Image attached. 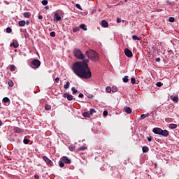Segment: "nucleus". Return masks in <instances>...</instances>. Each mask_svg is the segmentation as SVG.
Segmentation results:
<instances>
[{
  "instance_id": "49",
  "label": "nucleus",
  "mask_w": 179,
  "mask_h": 179,
  "mask_svg": "<svg viewBox=\"0 0 179 179\" xmlns=\"http://www.w3.org/2000/svg\"><path fill=\"white\" fill-rule=\"evenodd\" d=\"M88 99H93V97H94V96L93 94H89L87 96Z\"/></svg>"
},
{
  "instance_id": "11",
  "label": "nucleus",
  "mask_w": 179,
  "mask_h": 179,
  "mask_svg": "<svg viewBox=\"0 0 179 179\" xmlns=\"http://www.w3.org/2000/svg\"><path fill=\"white\" fill-rule=\"evenodd\" d=\"M152 132L155 134V135H160L162 132V129L159 127H155L152 130Z\"/></svg>"
},
{
  "instance_id": "32",
  "label": "nucleus",
  "mask_w": 179,
  "mask_h": 179,
  "mask_svg": "<svg viewBox=\"0 0 179 179\" xmlns=\"http://www.w3.org/2000/svg\"><path fill=\"white\" fill-rule=\"evenodd\" d=\"M45 110L46 111H50V110H51V106H50V105H48V104L45 105Z\"/></svg>"
},
{
  "instance_id": "21",
  "label": "nucleus",
  "mask_w": 179,
  "mask_h": 179,
  "mask_svg": "<svg viewBox=\"0 0 179 179\" xmlns=\"http://www.w3.org/2000/svg\"><path fill=\"white\" fill-rule=\"evenodd\" d=\"M70 85L71 83H69V81H67L66 83L64 85V89H65L66 90L69 89Z\"/></svg>"
},
{
  "instance_id": "54",
  "label": "nucleus",
  "mask_w": 179,
  "mask_h": 179,
  "mask_svg": "<svg viewBox=\"0 0 179 179\" xmlns=\"http://www.w3.org/2000/svg\"><path fill=\"white\" fill-rule=\"evenodd\" d=\"M34 178L35 179H39L40 176H38V175H34Z\"/></svg>"
},
{
  "instance_id": "62",
  "label": "nucleus",
  "mask_w": 179,
  "mask_h": 179,
  "mask_svg": "<svg viewBox=\"0 0 179 179\" xmlns=\"http://www.w3.org/2000/svg\"><path fill=\"white\" fill-rule=\"evenodd\" d=\"M155 167L157 166V164H155Z\"/></svg>"
},
{
  "instance_id": "43",
  "label": "nucleus",
  "mask_w": 179,
  "mask_h": 179,
  "mask_svg": "<svg viewBox=\"0 0 179 179\" xmlns=\"http://www.w3.org/2000/svg\"><path fill=\"white\" fill-rule=\"evenodd\" d=\"M6 33H12V28L7 27L6 28Z\"/></svg>"
},
{
  "instance_id": "7",
  "label": "nucleus",
  "mask_w": 179,
  "mask_h": 179,
  "mask_svg": "<svg viewBox=\"0 0 179 179\" xmlns=\"http://www.w3.org/2000/svg\"><path fill=\"white\" fill-rule=\"evenodd\" d=\"M161 136H163L164 138H167L169 135H170V133L167 130H161V133L159 134Z\"/></svg>"
},
{
  "instance_id": "48",
  "label": "nucleus",
  "mask_w": 179,
  "mask_h": 179,
  "mask_svg": "<svg viewBox=\"0 0 179 179\" xmlns=\"http://www.w3.org/2000/svg\"><path fill=\"white\" fill-rule=\"evenodd\" d=\"M55 82L56 83H59V77H57V78L55 79Z\"/></svg>"
},
{
  "instance_id": "44",
  "label": "nucleus",
  "mask_w": 179,
  "mask_h": 179,
  "mask_svg": "<svg viewBox=\"0 0 179 179\" xmlns=\"http://www.w3.org/2000/svg\"><path fill=\"white\" fill-rule=\"evenodd\" d=\"M103 117H106V115H108V110H104L103 112Z\"/></svg>"
},
{
  "instance_id": "34",
  "label": "nucleus",
  "mask_w": 179,
  "mask_h": 179,
  "mask_svg": "<svg viewBox=\"0 0 179 179\" xmlns=\"http://www.w3.org/2000/svg\"><path fill=\"white\" fill-rule=\"evenodd\" d=\"M13 81L12 80H8V86L10 87H13Z\"/></svg>"
},
{
  "instance_id": "6",
  "label": "nucleus",
  "mask_w": 179,
  "mask_h": 179,
  "mask_svg": "<svg viewBox=\"0 0 179 179\" xmlns=\"http://www.w3.org/2000/svg\"><path fill=\"white\" fill-rule=\"evenodd\" d=\"M63 97L64 99H67V100H69V101H72V100H75V99H73V96H72L68 93H64L63 94Z\"/></svg>"
},
{
  "instance_id": "13",
  "label": "nucleus",
  "mask_w": 179,
  "mask_h": 179,
  "mask_svg": "<svg viewBox=\"0 0 179 179\" xmlns=\"http://www.w3.org/2000/svg\"><path fill=\"white\" fill-rule=\"evenodd\" d=\"M101 26L103 27L107 28L108 27V22L106 20H101Z\"/></svg>"
},
{
  "instance_id": "18",
  "label": "nucleus",
  "mask_w": 179,
  "mask_h": 179,
  "mask_svg": "<svg viewBox=\"0 0 179 179\" xmlns=\"http://www.w3.org/2000/svg\"><path fill=\"white\" fill-rule=\"evenodd\" d=\"M142 150L143 153H148V152H149V148L148 146H143Z\"/></svg>"
},
{
  "instance_id": "8",
  "label": "nucleus",
  "mask_w": 179,
  "mask_h": 179,
  "mask_svg": "<svg viewBox=\"0 0 179 179\" xmlns=\"http://www.w3.org/2000/svg\"><path fill=\"white\" fill-rule=\"evenodd\" d=\"M10 47H13L14 48H17L19 47V42L17 40L13 39V43L10 44Z\"/></svg>"
},
{
  "instance_id": "28",
  "label": "nucleus",
  "mask_w": 179,
  "mask_h": 179,
  "mask_svg": "<svg viewBox=\"0 0 179 179\" xmlns=\"http://www.w3.org/2000/svg\"><path fill=\"white\" fill-rule=\"evenodd\" d=\"M64 163L65 162L64 161H62V160L59 161V167H61V168L64 167V166H65Z\"/></svg>"
},
{
  "instance_id": "56",
  "label": "nucleus",
  "mask_w": 179,
  "mask_h": 179,
  "mask_svg": "<svg viewBox=\"0 0 179 179\" xmlns=\"http://www.w3.org/2000/svg\"><path fill=\"white\" fill-rule=\"evenodd\" d=\"M45 9H46V10H48V9H50V6H45Z\"/></svg>"
},
{
  "instance_id": "36",
  "label": "nucleus",
  "mask_w": 179,
  "mask_h": 179,
  "mask_svg": "<svg viewBox=\"0 0 179 179\" xmlns=\"http://www.w3.org/2000/svg\"><path fill=\"white\" fill-rule=\"evenodd\" d=\"M106 91L107 92V93H111V87H106Z\"/></svg>"
},
{
  "instance_id": "3",
  "label": "nucleus",
  "mask_w": 179,
  "mask_h": 179,
  "mask_svg": "<svg viewBox=\"0 0 179 179\" xmlns=\"http://www.w3.org/2000/svg\"><path fill=\"white\" fill-rule=\"evenodd\" d=\"M40 65H41V62L37 59H34L32 62H30L29 66L33 69H37L40 68Z\"/></svg>"
},
{
  "instance_id": "15",
  "label": "nucleus",
  "mask_w": 179,
  "mask_h": 179,
  "mask_svg": "<svg viewBox=\"0 0 179 179\" xmlns=\"http://www.w3.org/2000/svg\"><path fill=\"white\" fill-rule=\"evenodd\" d=\"M124 111L127 114H131V113H132V109H131V107L126 106L124 107Z\"/></svg>"
},
{
  "instance_id": "60",
  "label": "nucleus",
  "mask_w": 179,
  "mask_h": 179,
  "mask_svg": "<svg viewBox=\"0 0 179 179\" xmlns=\"http://www.w3.org/2000/svg\"><path fill=\"white\" fill-rule=\"evenodd\" d=\"M107 7H108V8H113V6L107 5Z\"/></svg>"
},
{
  "instance_id": "42",
  "label": "nucleus",
  "mask_w": 179,
  "mask_h": 179,
  "mask_svg": "<svg viewBox=\"0 0 179 179\" xmlns=\"http://www.w3.org/2000/svg\"><path fill=\"white\" fill-rule=\"evenodd\" d=\"M76 31H79V27L73 28V32L76 33Z\"/></svg>"
},
{
  "instance_id": "12",
  "label": "nucleus",
  "mask_w": 179,
  "mask_h": 179,
  "mask_svg": "<svg viewBox=\"0 0 179 179\" xmlns=\"http://www.w3.org/2000/svg\"><path fill=\"white\" fill-rule=\"evenodd\" d=\"M62 17H61V15H59V13H56L54 15V21L55 22H59V20H61Z\"/></svg>"
},
{
  "instance_id": "22",
  "label": "nucleus",
  "mask_w": 179,
  "mask_h": 179,
  "mask_svg": "<svg viewBox=\"0 0 179 179\" xmlns=\"http://www.w3.org/2000/svg\"><path fill=\"white\" fill-rule=\"evenodd\" d=\"M24 17H26L27 19H29L30 17V13L29 12H25L23 13Z\"/></svg>"
},
{
  "instance_id": "51",
  "label": "nucleus",
  "mask_w": 179,
  "mask_h": 179,
  "mask_svg": "<svg viewBox=\"0 0 179 179\" xmlns=\"http://www.w3.org/2000/svg\"><path fill=\"white\" fill-rule=\"evenodd\" d=\"M117 23H121V18L120 17L117 18Z\"/></svg>"
},
{
  "instance_id": "27",
  "label": "nucleus",
  "mask_w": 179,
  "mask_h": 179,
  "mask_svg": "<svg viewBox=\"0 0 179 179\" xmlns=\"http://www.w3.org/2000/svg\"><path fill=\"white\" fill-rule=\"evenodd\" d=\"M83 115L85 117V118H89V117H90V113L88 112H85L83 113Z\"/></svg>"
},
{
  "instance_id": "26",
  "label": "nucleus",
  "mask_w": 179,
  "mask_h": 179,
  "mask_svg": "<svg viewBox=\"0 0 179 179\" xmlns=\"http://www.w3.org/2000/svg\"><path fill=\"white\" fill-rule=\"evenodd\" d=\"M118 88L116 86H113L111 88V92H113V93H115L116 92H117Z\"/></svg>"
},
{
  "instance_id": "39",
  "label": "nucleus",
  "mask_w": 179,
  "mask_h": 179,
  "mask_svg": "<svg viewBox=\"0 0 179 179\" xmlns=\"http://www.w3.org/2000/svg\"><path fill=\"white\" fill-rule=\"evenodd\" d=\"M71 91L73 92V94H76V93H78V91L75 88V87H71Z\"/></svg>"
},
{
  "instance_id": "58",
  "label": "nucleus",
  "mask_w": 179,
  "mask_h": 179,
  "mask_svg": "<svg viewBox=\"0 0 179 179\" xmlns=\"http://www.w3.org/2000/svg\"><path fill=\"white\" fill-rule=\"evenodd\" d=\"M30 23V22L29 21V20H27L26 22H25V24H29Z\"/></svg>"
},
{
  "instance_id": "31",
  "label": "nucleus",
  "mask_w": 179,
  "mask_h": 179,
  "mask_svg": "<svg viewBox=\"0 0 179 179\" xmlns=\"http://www.w3.org/2000/svg\"><path fill=\"white\" fill-rule=\"evenodd\" d=\"M175 21H176V18H174V17H170L169 18V22H170L171 23H174Z\"/></svg>"
},
{
  "instance_id": "4",
  "label": "nucleus",
  "mask_w": 179,
  "mask_h": 179,
  "mask_svg": "<svg viewBox=\"0 0 179 179\" xmlns=\"http://www.w3.org/2000/svg\"><path fill=\"white\" fill-rule=\"evenodd\" d=\"M43 160L45 162L48 166H50V167H52V166H54V163L52 162V161H51V159L47 157V156H43Z\"/></svg>"
},
{
  "instance_id": "30",
  "label": "nucleus",
  "mask_w": 179,
  "mask_h": 179,
  "mask_svg": "<svg viewBox=\"0 0 179 179\" xmlns=\"http://www.w3.org/2000/svg\"><path fill=\"white\" fill-rule=\"evenodd\" d=\"M94 113H96V109H94V108L90 109V115H93V114H94Z\"/></svg>"
},
{
  "instance_id": "2",
  "label": "nucleus",
  "mask_w": 179,
  "mask_h": 179,
  "mask_svg": "<svg viewBox=\"0 0 179 179\" xmlns=\"http://www.w3.org/2000/svg\"><path fill=\"white\" fill-rule=\"evenodd\" d=\"M85 55L91 61H94V62L99 61V54H97L96 51L90 49L85 52Z\"/></svg>"
},
{
  "instance_id": "5",
  "label": "nucleus",
  "mask_w": 179,
  "mask_h": 179,
  "mask_svg": "<svg viewBox=\"0 0 179 179\" xmlns=\"http://www.w3.org/2000/svg\"><path fill=\"white\" fill-rule=\"evenodd\" d=\"M124 54L126 57H127V58H132V57L134 56V55L132 54V51H131V50H129V48H126L124 50Z\"/></svg>"
},
{
  "instance_id": "41",
  "label": "nucleus",
  "mask_w": 179,
  "mask_h": 179,
  "mask_svg": "<svg viewBox=\"0 0 179 179\" xmlns=\"http://www.w3.org/2000/svg\"><path fill=\"white\" fill-rule=\"evenodd\" d=\"M76 7L77 8V9H80V10H82V6H80V4H76Z\"/></svg>"
},
{
  "instance_id": "37",
  "label": "nucleus",
  "mask_w": 179,
  "mask_h": 179,
  "mask_svg": "<svg viewBox=\"0 0 179 179\" xmlns=\"http://www.w3.org/2000/svg\"><path fill=\"white\" fill-rule=\"evenodd\" d=\"M86 149H87V148L85 145H83L78 148V150H86Z\"/></svg>"
},
{
  "instance_id": "46",
  "label": "nucleus",
  "mask_w": 179,
  "mask_h": 179,
  "mask_svg": "<svg viewBox=\"0 0 179 179\" xmlns=\"http://www.w3.org/2000/svg\"><path fill=\"white\" fill-rule=\"evenodd\" d=\"M166 3H167L168 5H174V2H171V1H169V0L166 1Z\"/></svg>"
},
{
  "instance_id": "61",
  "label": "nucleus",
  "mask_w": 179,
  "mask_h": 179,
  "mask_svg": "<svg viewBox=\"0 0 179 179\" xmlns=\"http://www.w3.org/2000/svg\"><path fill=\"white\" fill-rule=\"evenodd\" d=\"M124 164H127V161H124Z\"/></svg>"
},
{
  "instance_id": "16",
  "label": "nucleus",
  "mask_w": 179,
  "mask_h": 179,
  "mask_svg": "<svg viewBox=\"0 0 179 179\" xmlns=\"http://www.w3.org/2000/svg\"><path fill=\"white\" fill-rule=\"evenodd\" d=\"M178 125L174 123H171L169 124V128H170V129H177Z\"/></svg>"
},
{
  "instance_id": "55",
  "label": "nucleus",
  "mask_w": 179,
  "mask_h": 179,
  "mask_svg": "<svg viewBox=\"0 0 179 179\" xmlns=\"http://www.w3.org/2000/svg\"><path fill=\"white\" fill-rule=\"evenodd\" d=\"M100 169L101 171H104V170H106V168H104V166H101Z\"/></svg>"
},
{
  "instance_id": "29",
  "label": "nucleus",
  "mask_w": 179,
  "mask_h": 179,
  "mask_svg": "<svg viewBox=\"0 0 179 179\" xmlns=\"http://www.w3.org/2000/svg\"><path fill=\"white\" fill-rule=\"evenodd\" d=\"M128 76H124L123 78H122V80H123V82H124V83H128V80H129V79H128Z\"/></svg>"
},
{
  "instance_id": "50",
  "label": "nucleus",
  "mask_w": 179,
  "mask_h": 179,
  "mask_svg": "<svg viewBox=\"0 0 179 179\" xmlns=\"http://www.w3.org/2000/svg\"><path fill=\"white\" fill-rule=\"evenodd\" d=\"M83 96H84V95H83V94H82V93L79 94V95H78V97H79L80 99L83 98Z\"/></svg>"
},
{
  "instance_id": "23",
  "label": "nucleus",
  "mask_w": 179,
  "mask_h": 179,
  "mask_svg": "<svg viewBox=\"0 0 179 179\" xmlns=\"http://www.w3.org/2000/svg\"><path fill=\"white\" fill-rule=\"evenodd\" d=\"M131 85H138V83H136V79H135V78H131Z\"/></svg>"
},
{
  "instance_id": "57",
  "label": "nucleus",
  "mask_w": 179,
  "mask_h": 179,
  "mask_svg": "<svg viewBox=\"0 0 179 179\" xmlns=\"http://www.w3.org/2000/svg\"><path fill=\"white\" fill-rule=\"evenodd\" d=\"M38 19L40 20H42V19H43V15H38Z\"/></svg>"
},
{
  "instance_id": "14",
  "label": "nucleus",
  "mask_w": 179,
  "mask_h": 179,
  "mask_svg": "<svg viewBox=\"0 0 179 179\" xmlns=\"http://www.w3.org/2000/svg\"><path fill=\"white\" fill-rule=\"evenodd\" d=\"M171 100H173V101H174V103H178V95L177 96H173V95H171Z\"/></svg>"
},
{
  "instance_id": "33",
  "label": "nucleus",
  "mask_w": 179,
  "mask_h": 179,
  "mask_svg": "<svg viewBox=\"0 0 179 179\" xmlns=\"http://www.w3.org/2000/svg\"><path fill=\"white\" fill-rule=\"evenodd\" d=\"M9 101H10V99H9V98H8V97H4L3 99V103H9Z\"/></svg>"
},
{
  "instance_id": "64",
  "label": "nucleus",
  "mask_w": 179,
  "mask_h": 179,
  "mask_svg": "<svg viewBox=\"0 0 179 179\" xmlns=\"http://www.w3.org/2000/svg\"><path fill=\"white\" fill-rule=\"evenodd\" d=\"M0 149H1V145H0Z\"/></svg>"
},
{
  "instance_id": "25",
  "label": "nucleus",
  "mask_w": 179,
  "mask_h": 179,
  "mask_svg": "<svg viewBox=\"0 0 179 179\" xmlns=\"http://www.w3.org/2000/svg\"><path fill=\"white\" fill-rule=\"evenodd\" d=\"M10 71H11V72H15V71H16V66L15 65H11L10 66Z\"/></svg>"
},
{
  "instance_id": "17",
  "label": "nucleus",
  "mask_w": 179,
  "mask_h": 179,
  "mask_svg": "<svg viewBox=\"0 0 179 179\" xmlns=\"http://www.w3.org/2000/svg\"><path fill=\"white\" fill-rule=\"evenodd\" d=\"M80 29H82V30H84V31H87V27H86V24H81L79 26Z\"/></svg>"
},
{
  "instance_id": "20",
  "label": "nucleus",
  "mask_w": 179,
  "mask_h": 179,
  "mask_svg": "<svg viewBox=\"0 0 179 179\" xmlns=\"http://www.w3.org/2000/svg\"><path fill=\"white\" fill-rule=\"evenodd\" d=\"M132 40H134V41L137 40L138 41H139L142 40V38L138 37V36H136V35H133Z\"/></svg>"
},
{
  "instance_id": "19",
  "label": "nucleus",
  "mask_w": 179,
  "mask_h": 179,
  "mask_svg": "<svg viewBox=\"0 0 179 179\" xmlns=\"http://www.w3.org/2000/svg\"><path fill=\"white\" fill-rule=\"evenodd\" d=\"M25 24H26V21H24V20H22V21H20V22H18V25H19L20 27H23Z\"/></svg>"
},
{
  "instance_id": "63",
  "label": "nucleus",
  "mask_w": 179,
  "mask_h": 179,
  "mask_svg": "<svg viewBox=\"0 0 179 179\" xmlns=\"http://www.w3.org/2000/svg\"><path fill=\"white\" fill-rule=\"evenodd\" d=\"M28 1H30V0H28Z\"/></svg>"
},
{
  "instance_id": "10",
  "label": "nucleus",
  "mask_w": 179,
  "mask_h": 179,
  "mask_svg": "<svg viewBox=\"0 0 179 179\" xmlns=\"http://www.w3.org/2000/svg\"><path fill=\"white\" fill-rule=\"evenodd\" d=\"M13 130L15 134H22L23 132V129L18 127H14Z\"/></svg>"
},
{
  "instance_id": "38",
  "label": "nucleus",
  "mask_w": 179,
  "mask_h": 179,
  "mask_svg": "<svg viewBox=\"0 0 179 179\" xmlns=\"http://www.w3.org/2000/svg\"><path fill=\"white\" fill-rule=\"evenodd\" d=\"M156 86L157 87H162V86H163V83L162 82H158L156 83Z\"/></svg>"
},
{
  "instance_id": "35",
  "label": "nucleus",
  "mask_w": 179,
  "mask_h": 179,
  "mask_svg": "<svg viewBox=\"0 0 179 179\" xmlns=\"http://www.w3.org/2000/svg\"><path fill=\"white\" fill-rule=\"evenodd\" d=\"M41 3H42V5H43L44 6H45V5H48V1H47V0H43V1H41Z\"/></svg>"
},
{
  "instance_id": "47",
  "label": "nucleus",
  "mask_w": 179,
  "mask_h": 179,
  "mask_svg": "<svg viewBox=\"0 0 179 179\" xmlns=\"http://www.w3.org/2000/svg\"><path fill=\"white\" fill-rule=\"evenodd\" d=\"M50 37H55V31H52L50 32Z\"/></svg>"
},
{
  "instance_id": "53",
  "label": "nucleus",
  "mask_w": 179,
  "mask_h": 179,
  "mask_svg": "<svg viewBox=\"0 0 179 179\" xmlns=\"http://www.w3.org/2000/svg\"><path fill=\"white\" fill-rule=\"evenodd\" d=\"M148 142H152V137H147Z\"/></svg>"
},
{
  "instance_id": "1",
  "label": "nucleus",
  "mask_w": 179,
  "mask_h": 179,
  "mask_svg": "<svg viewBox=\"0 0 179 179\" xmlns=\"http://www.w3.org/2000/svg\"><path fill=\"white\" fill-rule=\"evenodd\" d=\"M73 55L80 62H76L71 66V70L73 73L80 78V79H90L92 78V71L89 67V59H85V55L80 49L76 48L73 50Z\"/></svg>"
},
{
  "instance_id": "24",
  "label": "nucleus",
  "mask_w": 179,
  "mask_h": 179,
  "mask_svg": "<svg viewBox=\"0 0 179 179\" xmlns=\"http://www.w3.org/2000/svg\"><path fill=\"white\" fill-rule=\"evenodd\" d=\"M69 149L71 152H74L75 149H76V148L75 147V145H71L69 147Z\"/></svg>"
},
{
  "instance_id": "52",
  "label": "nucleus",
  "mask_w": 179,
  "mask_h": 179,
  "mask_svg": "<svg viewBox=\"0 0 179 179\" xmlns=\"http://www.w3.org/2000/svg\"><path fill=\"white\" fill-rule=\"evenodd\" d=\"M156 62H160L161 59L160 57H157L155 59Z\"/></svg>"
},
{
  "instance_id": "40",
  "label": "nucleus",
  "mask_w": 179,
  "mask_h": 179,
  "mask_svg": "<svg viewBox=\"0 0 179 179\" xmlns=\"http://www.w3.org/2000/svg\"><path fill=\"white\" fill-rule=\"evenodd\" d=\"M30 142V141L27 138H24L23 140V143H24V145H28V143Z\"/></svg>"
},
{
  "instance_id": "59",
  "label": "nucleus",
  "mask_w": 179,
  "mask_h": 179,
  "mask_svg": "<svg viewBox=\"0 0 179 179\" xmlns=\"http://www.w3.org/2000/svg\"><path fill=\"white\" fill-rule=\"evenodd\" d=\"M3 122H2V120H0V127L3 125Z\"/></svg>"
},
{
  "instance_id": "45",
  "label": "nucleus",
  "mask_w": 179,
  "mask_h": 179,
  "mask_svg": "<svg viewBox=\"0 0 179 179\" xmlns=\"http://www.w3.org/2000/svg\"><path fill=\"white\" fill-rule=\"evenodd\" d=\"M146 117H148V115H145V114H143L141 115V118H142V120H145V118H146Z\"/></svg>"
},
{
  "instance_id": "9",
  "label": "nucleus",
  "mask_w": 179,
  "mask_h": 179,
  "mask_svg": "<svg viewBox=\"0 0 179 179\" xmlns=\"http://www.w3.org/2000/svg\"><path fill=\"white\" fill-rule=\"evenodd\" d=\"M62 160L66 164H71V159L68 158L66 156H64L62 157Z\"/></svg>"
}]
</instances>
